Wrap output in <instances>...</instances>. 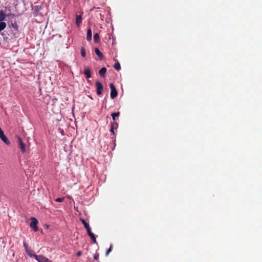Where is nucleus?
Masks as SVG:
<instances>
[{
  "instance_id": "nucleus-1",
  "label": "nucleus",
  "mask_w": 262,
  "mask_h": 262,
  "mask_svg": "<svg viewBox=\"0 0 262 262\" xmlns=\"http://www.w3.org/2000/svg\"><path fill=\"white\" fill-rule=\"evenodd\" d=\"M31 223L30 224V226L32 228L34 231H37L38 230V227L37 226V224L38 222L37 220L34 217H32L31 219Z\"/></svg>"
},
{
  "instance_id": "nucleus-2",
  "label": "nucleus",
  "mask_w": 262,
  "mask_h": 262,
  "mask_svg": "<svg viewBox=\"0 0 262 262\" xmlns=\"http://www.w3.org/2000/svg\"><path fill=\"white\" fill-rule=\"evenodd\" d=\"M110 88L111 90V97L112 99H114L117 96V94H118L117 91L113 83H111L110 85Z\"/></svg>"
},
{
  "instance_id": "nucleus-3",
  "label": "nucleus",
  "mask_w": 262,
  "mask_h": 262,
  "mask_svg": "<svg viewBox=\"0 0 262 262\" xmlns=\"http://www.w3.org/2000/svg\"><path fill=\"white\" fill-rule=\"evenodd\" d=\"M96 86L97 88V93L98 95H100L102 92L103 85L100 82L96 81Z\"/></svg>"
},
{
  "instance_id": "nucleus-4",
  "label": "nucleus",
  "mask_w": 262,
  "mask_h": 262,
  "mask_svg": "<svg viewBox=\"0 0 262 262\" xmlns=\"http://www.w3.org/2000/svg\"><path fill=\"white\" fill-rule=\"evenodd\" d=\"M0 138L1 140L7 145H9L10 142L6 137V136L4 135V132L0 133Z\"/></svg>"
},
{
  "instance_id": "nucleus-5",
  "label": "nucleus",
  "mask_w": 262,
  "mask_h": 262,
  "mask_svg": "<svg viewBox=\"0 0 262 262\" xmlns=\"http://www.w3.org/2000/svg\"><path fill=\"white\" fill-rule=\"evenodd\" d=\"M0 138L1 140L7 145H9L10 142L6 137V136L4 135V132L0 133Z\"/></svg>"
},
{
  "instance_id": "nucleus-6",
  "label": "nucleus",
  "mask_w": 262,
  "mask_h": 262,
  "mask_svg": "<svg viewBox=\"0 0 262 262\" xmlns=\"http://www.w3.org/2000/svg\"><path fill=\"white\" fill-rule=\"evenodd\" d=\"M0 138L1 140L7 145H9L10 142L6 137V136L4 135V132L0 133Z\"/></svg>"
},
{
  "instance_id": "nucleus-7",
  "label": "nucleus",
  "mask_w": 262,
  "mask_h": 262,
  "mask_svg": "<svg viewBox=\"0 0 262 262\" xmlns=\"http://www.w3.org/2000/svg\"><path fill=\"white\" fill-rule=\"evenodd\" d=\"M18 139L19 146L21 149V151L23 152H25L26 151V146H25V144L23 143L22 140L20 138H18Z\"/></svg>"
},
{
  "instance_id": "nucleus-8",
  "label": "nucleus",
  "mask_w": 262,
  "mask_h": 262,
  "mask_svg": "<svg viewBox=\"0 0 262 262\" xmlns=\"http://www.w3.org/2000/svg\"><path fill=\"white\" fill-rule=\"evenodd\" d=\"M84 74L88 78H90L91 76V73L90 69L89 68H85L84 71Z\"/></svg>"
},
{
  "instance_id": "nucleus-9",
  "label": "nucleus",
  "mask_w": 262,
  "mask_h": 262,
  "mask_svg": "<svg viewBox=\"0 0 262 262\" xmlns=\"http://www.w3.org/2000/svg\"><path fill=\"white\" fill-rule=\"evenodd\" d=\"M92 33L91 29H89L87 32L86 38L88 41H91L92 40Z\"/></svg>"
},
{
  "instance_id": "nucleus-10",
  "label": "nucleus",
  "mask_w": 262,
  "mask_h": 262,
  "mask_svg": "<svg viewBox=\"0 0 262 262\" xmlns=\"http://www.w3.org/2000/svg\"><path fill=\"white\" fill-rule=\"evenodd\" d=\"M26 252H27L28 255L31 257H34L36 259V257H37V255L34 254L33 251L30 249L29 250H27Z\"/></svg>"
},
{
  "instance_id": "nucleus-11",
  "label": "nucleus",
  "mask_w": 262,
  "mask_h": 262,
  "mask_svg": "<svg viewBox=\"0 0 262 262\" xmlns=\"http://www.w3.org/2000/svg\"><path fill=\"white\" fill-rule=\"evenodd\" d=\"M81 21H82L81 16L80 15L77 16L76 20V25L78 26H79L80 25V24L81 23Z\"/></svg>"
},
{
  "instance_id": "nucleus-12",
  "label": "nucleus",
  "mask_w": 262,
  "mask_h": 262,
  "mask_svg": "<svg viewBox=\"0 0 262 262\" xmlns=\"http://www.w3.org/2000/svg\"><path fill=\"white\" fill-rule=\"evenodd\" d=\"M88 234L90 236L91 238L93 240V242L95 244H97L96 237H95L94 233L92 232L91 233H89Z\"/></svg>"
},
{
  "instance_id": "nucleus-13",
  "label": "nucleus",
  "mask_w": 262,
  "mask_h": 262,
  "mask_svg": "<svg viewBox=\"0 0 262 262\" xmlns=\"http://www.w3.org/2000/svg\"><path fill=\"white\" fill-rule=\"evenodd\" d=\"M6 14L4 13L3 11L0 12V21L2 22V21L4 20L6 18Z\"/></svg>"
},
{
  "instance_id": "nucleus-14",
  "label": "nucleus",
  "mask_w": 262,
  "mask_h": 262,
  "mask_svg": "<svg viewBox=\"0 0 262 262\" xmlns=\"http://www.w3.org/2000/svg\"><path fill=\"white\" fill-rule=\"evenodd\" d=\"M95 52L98 56H99L100 58H102L103 55L98 48H96L95 49Z\"/></svg>"
},
{
  "instance_id": "nucleus-15",
  "label": "nucleus",
  "mask_w": 262,
  "mask_h": 262,
  "mask_svg": "<svg viewBox=\"0 0 262 262\" xmlns=\"http://www.w3.org/2000/svg\"><path fill=\"white\" fill-rule=\"evenodd\" d=\"M6 24L5 22H0V31L4 30L6 27Z\"/></svg>"
},
{
  "instance_id": "nucleus-16",
  "label": "nucleus",
  "mask_w": 262,
  "mask_h": 262,
  "mask_svg": "<svg viewBox=\"0 0 262 262\" xmlns=\"http://www.w3.org/2000/svg\"><path fill=\"white\" fill-rule=\"evenodd\" d=\"M106 72V68H102L99 72V74L102 76H103L104 75V74H105Z\"/></svg>"
},
{
  "instance_id": "nucleus-17",
  "label": "nucleus",
  "mask_w": 262,
  "mask_h": 262,
  "mask_svg": "<svg viewBox=\"0 0 262 262\" xmlns=\"http://www.w3.org/2000/svg\"><path fill=\"white\" fill-rule=\"evenodd\" d=\"M94 39L96 42H98L99 41V35L98 33H96L94 34Z\"/></svg>"
},
{
  "instance_id": "nucleus-18",
  "label": "nucleus",
  "mask_w": 262,
  "mask_h": 262,
  "mask_svg": "<svg viewBox=\"0 0 262 262\" xmlns=\"http://www.w3.org/2000/svg\"><path fill=\"white\" fill-rule=\"evenodd\" d=\"M114 67L116 70H117L118 71L120 70L121 69L120 63L118 62H115V63L114 66Z\"/></svg>"
},
{
  "instance_id": "nucleus-19",
  "label": "nucleus",
  "mask_w": 262,
  "mask_h": 262,
  "mask_svg": "<svg viewBox=\"0 0 262 262\" xmlns=\"http://www.w3.org/2000/svg\"><path fill=\"white\" fill-rule=\"evenodd\" d=\"M80 221H81V222L83 224L84 227L85 228H88V227L89 226V225L87 223H86V222L83 219H81Z\"/></svg>"
},
{
  "instance_id": "nucleus-20",
  "label": "nucleus",
  "mask_w": 262,
  "mask_h": 262,
  "mask_svg": "<svg viewBox=\"0 0 262 262\" xmlns=\"http://www.w3.org/2000/svg\"><path fill=\"white\" fill-rule=\"evenodd\" d=\"M119 115V112L115 113H113L112 114V116L113 119L114 120H115L116 119V117H118Z\"/></svg>"
},
{
  "instance_id": "nucleus-21",
  "label": "nucleus",
  "mask_w": 262,
  "mask_h": 262,
  "mask_svg": "<svg viewBox=\"0 0 262 262\" xmlns=\"http://www.w3.org/2000/svg\"><path fill=\"white\" fill-rule=\"evenodd\" d=\"M81 55L82 57H85L86 55L85 50L83 48L81 49Z\"/></svg>"
},
{
  "instance_id": "nucleus-22",
  "label": "nucleus",
  "mask_w": 262,
  "mask_h": 262,
  "mask_svg": "<svg viewBox=\"0 0 262 262\" xmlns=\"http://www.w3.org/2000/svg\"><path fill=\"white\" fill-rule=\"evenodd\" d=\"M63 200H64V198H57L55 200V201L57 202H61L63 201Z\"/></svg>"
},
{
  "instance_id": "nucleus-23",
  "label": "nucleus",
  "mask_w": 262,
  "mask_h": 262,
  "mask_svg": "<svg viewBox=\"0 0 262 262\" xmlns=\"http://www.w3.org/2000/svg\"><path fill=\"white\" fill-rule=\"evenodd\" d=\"M112 246H111L110 248L107 250L106 253V255L107 256L109 253L112 251Z\"/></svg>"
},
{
  "instance_id": "nucleus-24",
  "label": "nucleus",
  "mask_w": 262,
  "mask_h": 262,
  "mask_svg": "<svg viewBox=\"0 0 262 262\" xmlns=\"http://www.w3.org/2000/svg\"><path fill=\"white\" fill-rule=\"evenodd\" d=\"M24 247H25V250H26V251L27 250H29V248H28V245H27L26 243H25V242L24 243Z\"/></svg>"
},
{
  "instance_id": "nucleus-25",
  "label": "nucleus",
  "mask_w": 262,
  "mask_h": 262,
  "mask_svg": "<svg viewBox=\"0 0 262 262\" xmlns=\"http://www.w3.org/2000/svg\"><path fill=\"white\" fill-rule=\"evenodd\" d=\"M94 258L96 260H98V258H99V254H97L96 253L94 256Z\"/></svg>"
},
{
  "instance_id": "nucleus-26",
  "label": "nucleus",
  "mask_w": 262,
  "mask_h": 262,
  "mask_svg": "<svg viewBox=\"0 0 262 262\" xmlns=\"http://www.w3.org/2000/svg\"><path fill=\"white\" fill-rule=\"evenodd\" d=\"M86 229L87 230L88 234H89V233L92 232L90 226L88 227V228H86Z\"/></svg>"
},
{
  "instance_id": "nucleus-27",
  "label": "nucleus",
  "mask_w": 262,
  "mask_h": 262,
  "mask_svg": "<svg viewBox=\"0 0 262 262\" xmlns=\"http://www.w3.org/2000/svg\"><path fill=\"white\" fill-rule=\"evenodd\" d=\"M81 254H82V253H81V251H78V252L77 253V255L78 256H81Z\"/></svg>"
},
{
  "instance_id": "nucleus-28",
  "label": "nucleus",
  "mask_w": 262,
  "mask_h": 262,
  "mask_svg": "<svg viewBox=\"0 0 262 262\" xmlns=\"http://www.w3.org/2000/svg\"><path fill=\"white\" fill-rule=\"evenodd\" d=\"M111 131L114 133V132H113V127H112L111 129Z\"/></svg>"
},
{
  "instance_id": "nucleus-29",
  "label": "nucleus",
  "mask_w": 262,
  "mask_h": 262,
  "mask_svg": "<svg viewBox=\"0 0 262 262\" xmlns=\"http://www.w3.org/2000/svg\"><path fill=\"white\" fill-rule=\"evenodd\" d=\"M115 125L116 126V127H117V126H118V124L117 123H115Z\"/></svg>"
}]
</instances>
